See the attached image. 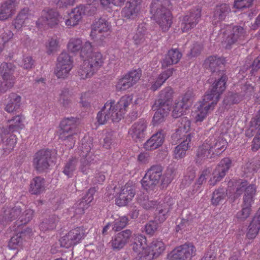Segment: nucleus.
<instances>
[{
	"mask_svg": "<svg viewBox=\"0 0 260 260\" xmlns=\"http://www.w3.org/2000/svg\"><path fill=\"white\" fill-rule=\"evenodd\" d=\"M132 95H125L122 96L116 103L113 100L108 101L97 115L98 123L104 124L109 119L114 122L121 120L126 113L128 106L132 103Z\"/></svg>",
	"mask_w": 260,
	"mask_h": 260,
	"instance_id": "nucleus-1",
	"label": "nucleus"
},
{
	"mask_svg": "<svg viewBox=\"0 0 260 260\" xmlns=\"http://www.w3.org/2000/svg\"><path fill=\"white\" fill-rule=\"evenodd\" d=\"M138 241L135 242L133 250L137 253L134 260H152L154 257H157L165 250L166 246L161 240L153 241L149 246L147 245V240L145 236L138 235Z\"/></svg>",
	"mask_w": 260,
	"mask_h": 260,
	"instance_id": "nucleus-2",
	"label": "nucleus"
},
{
	"mask_svg": "<svg viewBox=\"0 0 260 260\" xmlns=\"http://www.w3.org/2000/svg\"><path fill=\"white\" fill-rule=\"evenodd\" d=\"M170 4L169 0H152L150 6V13L163 31L168 30L172 23Z\"/></svg>",
	"mask_w": 260,
	"mask_h": 260,
	"instance_id": "nucleus-3",
	"label": "nucleus"
},
{
	"mask_svg": "<svg viewBox=\"0 0 260 260\" xmlns=\"http://www.w3.org/2000/svg\"><path fill=\"white\" fill-rule=\"evenodd\" d=\"M83 62L81 65L78 73L81 78L87 79L92 77L104 64L105 58L99 52H92L88 57L82 58Z\"/></svg>",
	"mask_w": 260,
	"mask_h": 260,
	"instance_id": "nucleus-4",
	"label": "nucleus"
},
{
	"mask_svg": "<svg viewBox=\"0 0 260 260\" xmlns=\"http://www.w3.org/2000/svg\"><path fill=\"white\" fill-rule=\"evenodd\" d=\"M247 185L246 181H237L235 184L236 187V190L233 189V191H231V188H229L227 190L228 192L225 193L223 188H219L215 190L213 193L211 199V203L214 206H217L225 200L226 196H228L229 198L234 201L236 198L239 197L244 190V187ZM234 182L230 181L229 182L228 187L230 188L232 186H234Z\"/></svg>",
	"mask_w": 260,
	"mask_h": 260,
	"instance_id": "nucleus-5",
	"label": "nucleus"
},
{
	"mask_svg": "<svg viewBox=\"0 0 260 260\" xmlns=\"http://www.w3.org/2000/svg\"><path fill=\"white\" fill-rule=\"evenodd\" d=\"M77 133L76 120L73 117H71L65 118L61 121L57 134L59 139L62 141H67L66 145H68L69 148H72L75 142L74 136Z\"/></svg>",
	"mask_w": 260,
	"mask_h": 260,
	"instance_id": "nucleus-6",
	"label": "nucleus"
},
{
	"mask_svg": "<svg viewBox=\"0 0 260 260\" xmlns=\"http://www.w3.org/2000/svg\"><path fill=\"white\" fill-rule=\"evenodd\" d=\"M212 139L206 140L200 146L197 152L198 157L201 159L211 157L212 155H218L224 151L227 145V142L223 138H219L217 140L211 141Z\"/></svg>",
	"mask_w": 260,
	"mask_h": 260,
	"instance_id": "nucleus-7",
	"label": "nucleus"
},
{
	"mask_svg": "<svg viewBox=\"0 0 260 260\" xmlns=\"http://www.w3.org/2000/svg\"><path fill=\"white\" fill-rule=\"evenodd\" d=\"M174 204V199L170 197H167L162 203H159L157 207L158 213L155 217V221H151L145 225V231L147 234L152 235L155 233L158 226L156 222H162L166 219L167 214Z\"/></svg>",
	"mask_w": 260,
	"mask_h": 260,
	"instance_id": "nucleus-8",
	"label": "nucleus"
},
{
	"mask_svg": "<svg viewBox=\"0 0 260 260\" xmlns=\"http://www.w3.org/2000/svg\"><path fill=\"white\" fill-rule=\"evenodd\" d=\"M217 98H211L204 95L202 101L199 102L197 110L193 115L196 122H202L207 116L214 110L217 105Z\"/></svg>",
	"mask_w": 260,
	"mask_h": 260,
	"instance_id": "nucleus-9",
	"label": "nucleus"
},
{
	"mask_svg": "<svg viewBox=\"0 0 260 260\" xmlns=\"http://www.w3.org/2000/svg\"><path fill=\"white\" fill-rule=\"evenodd\" d=\"M223 33L224 42L226 44V48L235 42L242 43L246 40L247 32L242 27L240 26L228 25L225 30H221Z\"/></svg>",
	"mask_w": 260,
	"mask_h": 260,
	"instance_id": "nucleus-10",
	"label": "nucleus"
},
{
	"mask_svg": "<svg viewBox=\"0 0 260 260\" xmlns=\"http://www.w3.org/2000/svg\"><path fill=\"white\" fill-rule=\"evenodd\" d=\"M6 219L13 220L18 218L15 225L18 228L28 223L32 219L34 211L31 209H27L21 214V209L20 205H17L14 208L7 209L4 212Z\"/></svg>",
	"mask_w": 260,
	"mask_h": 260,
	"instance_id": "nucleus-11",
	"label": "nucleus"
},
{
	"mask_svg": "<svg viewBox=\"0 0 260 260\" xmlns=\"http://www.w3.org/2000/svg\"><path fill=\"white\" fill-rule=\"evenodd\" d=\"M196 247L191 243H185L176 247L168 254L169 260H190L196 254Z\"/></svg>",
	"mask_w": 260,
	"mask_h": 260,
	"instance_id": "nucleus-12",
	"label": "nucleus"
},
{
	"mask_svg": "<svg viewBox=\"0 0 260 260\" xmlns=\"http://www.w3.org/2000/svg\"><path fill=\"white\" fill-rule=\"evenodd\" d=\"M245 193L243 198L242 209L236 214V217L240 220L246 219L250 215L251 206L253 202V197L255 194L256 187L254 185H249L244 187Z\"/></svg>",
	"mask_w": 260,
	"mask_h": 260,
	"instance_id": "nucleus-13",
	"label": "nucleus"
},
{
	"mask_svg": "<svg viewBox=\"0 0 260 260\" xmlns=\"http://www.w3.org/2000/svg\"><path fill=\"white\" fill-rule=\"evenodd\" d=\"M68 51L73 54L80 53L81 58L88 57L92 52V45L89 41L83 44L81 39L78 38H71L67 46Z\"/></svg>",
	"mask_w": 260,
	"mask_h": 260,
	"instance_id": "nucleus-14",
	"label": "nucleus"
},
{
	"mask_svg": "<svg viewBox=\"0 0 260 260\" xmlns=\"http://www.w3.org/2000/svg\"><path fill=\"white\" fill-rule=\"evenodd\" d=\"M73 67V60L69 54L62 52L57 58L56 76L58 78L64 79L68 77Z\"/></svg>",
	"mask_w": 260,
	"mask_h": 260,
	"instance_id": "nucleus-15",
	"label": "nucleus"
},
{
	"mask_svg": "<svg viewBox=\"0 0 260 260\" xmlns=\"http://www.w3.org/2000/svg\"><path fill=\"white\" fill-rule=\"evenodd\" d=\"M86 233V229L83 226L73 229L60 239V245L66 248L76 245L85 237Z\"/></svg>",
	"mask_w": 260,
	"mask_h": 260,
	"instance_id": "nucleus-16",
	"label": "nucleus"
},
{
	"mask_svg": "<svg viewBox=\"0 0 260 260\" xmlns=\"http://www.w3.org/2000/svg\"><path fill=\"white\" fill-rule=\"evenodd\" d=\"M15 67L11 63H3L0 68V72L3 78L0 86V91L5 92L14 85L15 78L13 76Z\"/></svg>",
	"mask_w": 260,
	"mask_h": 260,
	"instance_id": "nucleus-17",
	"label": "nucleus"
},
{
	"mask_svg": "<svg viewBox=\"0 0 260 260\" xmlns=\"http://www.w3.org/2000/svg\"><path fill=\"white\" fill-rule=\"evenodd\" d=\"M162 173V168L159 166H152L146 173L141 181L144 189L146 190H153L158 183Z\"/></svg>",
	"mask_w": 260,
	"mask_h": 260,
	"instance_id": "nucleus-18",
	"label": "nucleus"
},
{
	"mask_svg": "<svg viewBox=\"0 0 260 260\" xmlns=\"http://www.w3.org/2000/svg\"><path fill=\"white\" fill-rule=\"evenodd\" d=\"M142 75L140 69L129 72L123 77L118 79L115 85L117 91H123L128 89L139 81Z\"/></svg>",
	"mask_w": 260,
	"mask_h": 260,
	"instance_id": "nucleus-19",
	"label": "nucleus"
},
{
	"mask_svg": "<svg viewBox=\"0 0 260 260\" xmlns=\"http://www.w3.org/2000/svg\"><path fill=\"white\" fill-rule=\"evenodd\" d=\"M61 17L57 13L51 10L48 11L44 10L36 24L39 29H42L46 28L47 26L53 27L61 22Z\"/></svg>",
	"mask_w": 260,
	"mask_h": 260,
	"instance_id": "nucleus-20",
	"label": "nucleus"
},
{
	"mask_svg": "<svg viewBox=\"0 0 260 260\" xmlns=\"http://www.w3.org/2000/svg\"><path fill=\"white\" fill-rule=\"evenodd\" d=\"M192 96V90H188L175 102L172 110L173 117H179L185 113L186 110L191 106Z\"/></svg>",
	"mask_w": 260,
	"mask_h": 260,
	"instance_id": "nucleus-21",
	"label": "nucleus"
},
{
	"mask_svg": "<svg viewBox=\"0 0 260 260\" xmlns=\"http://www.w3.org/2000/svg\"><path fill=\"white\" fill-rule=\"evenodd\" d=\"M26 124L25 117L20 114L8 121V129H0V142L3 141L4 136L10 132H18L24 128Z\"/></svg>",
	"mask_w": 260,
	"mask_h": 260,
	"instance_id": "nucleus-22",
	"label": "nucleus"
},
{
	"mask_svg": "<svg viewBox=\"0 0 260 260\" xmlns=\"http://www.w3.org/2000/svg\"><path fill=\"white\" fill-rule=\"evenodd\" d=\"M138 235L132 236V232L130 230H126L117 234L112 240V246L114 249H120L122 248L126 244L129 243L134 246L135 240L138 239Z\"/></svg>",
	"mask_w": 260,
	"mask_h": 260,
	"instance_id": "nucleus-23",
	"label": "nucleus"
},
{
	"mask_svg": "<svg viewBox=\"0 0 260 260\" xmlns=\"http://www.w3.org/2000/svg\"><path fill=\"white\" fill-rule=\"evenodd\" d=\"M111 32V26L105 19L100 18L92 25L90 36L92 39L100 38L102 39L103 37L110 35Z\"/></svg>",
	"mask_w": 260,
	"mask_h": 260,
	"instance_id": "nucleus-24",
	"label": "nucleus"
},
{
	"mask_svg": "<svg viewBox=\"0 0 260 260\" xmlns=\"http://www.w3.org/2000/svg\"><path fill=\"white\" fill-rule=\"evenodd\" d=\"M173 71L174 69L171 68L165 71L159 75L152 74L148 79L147 87L152 91H156L172 76Z\"/></svg>",
	"mask_w": 260,
	"mask_h": 260,
	"instance_id": "nucleus-25",
	"label": "nucleus"
},
{
	"mask_svg": "<svg viewBox=\"0 0 260 260\" xmlns=\"http://www.w3.org/2000/svg\"><path fill=\"white\" fill-rule=\"evenodd\" d=\"M135 186L131 183H127L122 186L118 197L116 198V204L118 206H124L132 201L135 195Z\"/></svg>",
	"mask_w": 260,
	"mask_h": 260,
	"instance_id": "nucleus-26",
	"label": "nucleus"
},
{
	"mask_svg": "<svg viewBox=\"0 0 260 260\" xmlns=\"http://www.w3.org/2000/svg\"><path fill=\"white\" fill-rule=\"evenodd\" d=\"M231 165V160L228 157L222 159L212 173L209 182L211 185H214L220 181L225 175Z\"/></svg>",
	"mask_w": 260,
	"mask_h": 260,
	"instance_id": "nucleus-27",
	"label": "nucleus"
},
{
	"mask_svg": "<svg viewBox=\"0 0 260 260\" xmlns=\"http://www.w3.org/2000/svg\"><path fill=\"white\" fill-rule=\"evenodd\" d=\"M142 0H131L127 3L122 10V16L127 19L136 18L142 9Z\"/></svg>",
	"mask_w": 260,
	"mask_h": 260,
	"instance_id": "nucleus-28",
	"label": "nucleus"
},
{
	"mask_svg": "<svg viewBox=\"0 0 260 260\" xmlns=\"http://www.w3.org/2000/svg\"><path fill=\"white\" fill-rule=\"evenodd\" d=\"M147 123L143 119L140 120L131 126L128 131L129 135L136 142L142 141L146 135Z\"/></svg>",
	"mask_w": 260,
	"mask_h": 260,
	"instance_id": "nucleus-29",
	"label": "nucleus"
},
{
	"mask_svg": "<svg viewBox=\"0 0 260 260\" xmlns=\"http://www.w3.org/2000/svg\"><path fill=\"white\" fill-rule=\"evenodd\" d=\"M201 9L198 8L183 18L181 26L182 32H187L196 25L201 17Z\"/></svg>",
	"mask_w": 260,
	"mask_h": 260,
	"instance_id": "nucleus-30",
	"label": "nucleus"
},
{
	"mask_svg": "<svg viewBox=\"0 0 260 260\" xmlns=\"http://www.w3.org/2000/svg\"><path fill=\"white\" fill-rule=\"evenodd\" d=\"M152 109L155 111L153 123L154 125H157L164 121L170 111V106L166 103L161 104L159 101L155 102L152 106Z\"/></svg>",
	"mask_w": 260,
	"mask_h": 260,
	"instance_id": "nucleus-31",
	"label": "nucleus"
},
{
	"mask_svg": "<svg viewBox=\"0 0 260 260\" xmlns=\"http://www.w3.org/2000/svg\"><path fill=\"white\" fill-rule=\"evenodd\" d=\"M88 6L80 5L73 9L69 13V18L65 21V24L68 27L77 25L81 20L82 16L85 14Z\"/></svg>",
	"mask_w": 260,
	"mask_h": 260,
	"instance_id": "nucleus-32",
	"label": "nucleus"
},
{
	"mask_svg": "<svg viewBox=\"0 0 260 260\" xmlns=\"http://www.w3.org/2000/svg\"><path fill=\"white\" fill-rule=\"evenodd\" d=\"M50 156V152L45 150H40L35 154L33 164L37 170L41 171L48 168Z\"/></svg>",
	"mask_w": 260,
	"mask_h": 260,
	"instance_id": "nucleus-33",
	"label": "nucleus"
},
{
	"mask_svg": "<svg viewBox=\"0 0 260 260\" xmlns=\"http://www.w3.org/2000/svg\"><path fill=\"white\" fill-rule=\"evenodd\" d=\"M190 121L186 117L181 119V122L179 125L178 129L173 135L172 138L177 141L179 140H185L187 137L189 138V141H191V134H188L190 129Z\"/></svg>",
	"mask_w": 260,
	"mask_h": 260,
	"instance_id": "nucleus-34",
	"label": "nucleus"
},
{
	"mask_svg": "<svg viewBox=\"0 0 260 260\" xmlns=\"http://www.w3.org/2000/svg\"><path fill=\"white\" fill-rule=\"evenodd\" d=\"M242 90L244 93L242 95H239L238 93L231 94L224 100V103L226 105L238 103L243 100L244 97L247 98L252 95L254 88L250 85L246 84L243 87Z\"/></svg>",
	"mask_w": 260,
	"mask_h": 260,
	"instance_id": "nucleus-35",
	"label": "nucleus"
},
{
	"mask_svg": "<svg viewBox=\"0 0 260 260\" xmlns=\"http://www.w3.org/2000/svg\"><path fill=\"white\" fill-rule=\"evenodd\" d=\"M96 191L95 187L90 188L82 201L75 204L73 208L76 214H82L84 213L85 209L87 208L88 205L93 200V195Z\"/></svg>",
	"mask_w": 260,
	"mask_h": 260,
	"instance_id": "nucleus-36",
	"label": "nucleus"
},
{
	"mask_svg": "<svg viewBox=\"0 0 260 260\" xmlns=\"http://www.w3.org/2000/svg\"><path fill=\"white\" fill-rule=\"evenodd\" d=\"M227 80L226 76L223 75L213 84L212 88L205 95H208L211 98H217V103L218 102L220 94L225 89V84Z\"/></svg>",
	"mask_w": 260,
	"mask_h": 260,
	"instance_id": "nucleus-37",
	"label": "nucleus"
},
{
	"mask_svg": "<svg viewBox=\"0 0 260 260\" xmlns=\"http://www.w3.org/2000/svg\"><path fill=\"white\" fill-rule=\"evenodd\" d=\"M165 135L161 132L153 134L144 144V147L147 150H152L161 146L164 142Z\"/></svg>",
	"mask_w": 260,
	"mask_h": 260,
	"instance_id": "nucleus-38",
	"label": "nucleus"
},
{
	"mask_svg": "<svg viewBox=\"0 0 260 260\" xmlns=\"http://www.w3.org/2000/svg\"><path fill=\"white\" fill-rule=\"evenodd\" d=\"M230 10L229 6L226 4L217 5L213 12L212 23L214 25H217L221 21L224 20Z\"/></svg>",
	"mask_w": 260,
	"mask_h": 260,
	"instance_id": "nucleus-39",
	"label": "nucleus"
},
{
	"mask_svg": "<svg viewBox=\"0 0 260 260\" xmlns=\"http://www.w3.org/2000/svg\"><path fill=\"white\" fill-rule=\"evenodd\" d=\"M17 3L15 1H8L2 4L0 8V20H5L14 14Z\"/></svg>",
	"mask_w": 260,
	"mask_h": 260,
	"instance_id": "nucleus-40",
	"label": "nucleus"
},
{
	"mask_svg": "<svg viewBox=\"0 0 260 260\" xmlns=\"http://www.w3.org/2000/svg\"><path fill=\"white\" fill-rule=\"evenodd\" d=\"M182 54L177 49L170 50L162 61V67L166 68L173 64H176L180 59Z\"/></svg>",
	"mask_w": 260,
	"mask_h": 260,
	"instance_id": "nucleus-41",
	"label": "nucleus"
},
{
	"mask_svg": "<svg viewBox=\"0 0 260 260\" xmlns=\"http://www.w3.org/2000/svg\"><path fill=\"white\" fill-rule=\"evenodd\" d=\"M190 142L189 138L188 137L185 140H182L180 144L175 147L173 153L175 159L179 160L185 157L186 151L189 147Z\"/></svg>",
	"mask_w": 260,
	"mask_h": 260,
	"instance_id": "nucleus-42",
	"label": "nucleus"
},
{
	"mask_svg": "<svg viewBox=\"0 0 260 260\" xmlns=\"http://www.w3.org/2000/svg\"><path fill=\"white\" fill-rule=\"evenodd\" d=\"M260 229V208L259 209L257 215L255 216L250 223L248 231L247 234V237L249 239L254 238L258 234Z\"/></svg>",
	"mask_w": 260,
	"mask_h": 260,
	"instance_id": "nucleus-43",
	"label": "nucleus"
},
{
	"mask_svg": "<svg viewBox=\"0 0 260 260\" xmlns=\"http://www.w3.org/2000/svg\"><path fill=\"white\" fill-rule=\"evenodd\" d=\"M29 10L27 8L23 9L17 16L14 22V26L17 29H20L24 25L29 23L31 18V15L28 13Z\"/></svg>",
	"mask_w": 260,
	"mask_h": 260,
	"instance_id": "nucleus-44",
	"label": "nucleus"
},
{
	"mask_svg": "<svg viewBox=\"0 0 260 260\" xmlns=\"http://www.w3.org/2000/svg\"><path fill=\"white\" fill-rule=\"evenodd\" d=\"M21 99V96L16 93L10 94L5 107L6 111L10 113L18 109L20 105Z\"/></svg>",
	"mask_w": 260,
	"mask_h": 260,
	"instance_id": "nucleus-45",
	"label": "nucleus"
},
{
	"mask_svg": "<svg viewBox=\"0 0 260 260\" xmlns=\"http://www.w3.org/2000/svg\"><path fill=\"white\" fill-rule=\"evenodd\" d=\"M147 36L145 26L141 24L138 27L137 31L133 37L134 42L137 45L141 44L146 41Z\"/></svg>",
	"mask_w": 260,
	"mask_h": 260,
	"instance_id": "nucleus-46",
	"label": "nucleus"
},
{
	"mask_svg": "<svg viewBox=\"0 0 260 260\" xmlns=\"http://www.w3.org/2000/svg\"><path fill=\"white\" fill-rule=\"evenodd\" d=\"M78 160L75 158L70 159L66 164L63 173L68 177H72L76 172Z\"/></svg>",
	"mask_w": 260,
	"mask_h": 260,
	"instance_id": "nucleus-47",
	"label": "nucleus"
},
{
	"mask_svg": "<svg viewBox=\"0 0 260 260\" xmlns=\"http://www.w3.org/2000/svg\"><path fill=\"white\" fill-rule=\"evenodd\" d=\"M44 179L41 177L35 178L30 183V191L32 194H39L44 189Z\"/></svg>",
	"mask_w": 260,
	"mask_h": 260,
	"instance_id": "nucleus-48",
	"label": "nucleus"
},
{
	"mask_svg": "<svg viewBox=\"0 0 260 260\" xmlns=\"http://www.w3.org/2000/svg\"><path fill=\"white\" fill-rule=\"evenodd\" d=\"M24 240L18 233L14 235L8 243V247L10 249L20 250L23 249Z\"/></svg>",
	"mask_w": 260,
	"mask_h": 260,
	"instance_id": "nucleus-49",
	"label": "nucleus"
},
{
	"mask_svg": "<svg viewBox=\"0 0 260 260\" xmlns=\"http://www.w3.org/2000/svg\"><path fill=\"white\" fill-rule=\"evenodd\" d=\"M224 62V59L216 56H211L205 60L204 66L206 68H210L215 71L214 69Z\"/></svg>",
	"mask_w": 260,
	"mask_h": 260,
	"instance_id": "nucleus-50",
	"label": "nucleus"
},
{
	"mask_svg": "<svg viewBox=\"0 0 260 260\" xmlns=\"http://www.w3.org/2000/svg\"><path fill=\"white\" fill-rule=\"evenodd\" d=\"M173 93V91L172 88L170 87H167L162 90L159 95V99L155 102H158L161 103V104L166 103L168 104L169 106V100L171 99Z\"/></svg>",
	"mask_w": 260,
	"mask_h": 260,
	"instance_id": "nucleus-51",
	"label": "nucleus"
},
{
	"mask_svg": "<svg viewBox=\"0 0 260 260\" xmlns=\"http://www.w3.org/2000/svg\"><path fill=\"white\" fill-rule=\"evenodd\" d=\"M176 175V170L172 167L168 168L161 179V184L164 187L167 186L174 179Z\"/></svg>",
	"mask_w": 260,
	"mask_h": 260,
	"instance_id": "nucleus-52",
	"label": "nucleus"
},
{
	"mask_svg": "<svg viewBox=\"0 0 260 260\" xmlns=\"http://www.w3.org/2000/svg\"><path fill=\"white\" fill-rule=\"evenodd\" d=\"M139 197L137 198L138 202L146 209H150L156 206V202L154 201H150L148 199L147 196L138 195Z\"/></svg>",
	"mask_w": 260,
	"mask_h": 260,
	"instance_id": "nucleus-53",
	"label": "nucleus"
},
{
	"mask_svg": "<svg viewBox=\"0 0 260 260\" xmlns=\"http://www.w3.org/2000/svg\"><path fill=\"white\" fill-rule=\"evenodd\" d=\"M128 219L125 216L119 217L116 218L112 223V229L118 231L124 228L127 224Z\"/></svg>",
	"mask_w": 260,
	"mask_h": 260,
	"instance_id": "nucleus-54",
	"label": "nucleus"
},
{
	"mask_svg": "<svg viewBox=\"0 0 260 260\" xmlns=\"http://www.w3.org/2000/svg\"><path fill=\"white\" fill-rule=\"evenodd\" d=\"M258 128H260V115L252 119L250 127L246 132V136L252 137L254 134V130Z\"/></svg>",
	"mask_w": 260,
	"mask_h": 260,
	"instance_id": "nucleus-55",
	"label": "nucleus"
},
{
	"mask_svg": "<svg viewBox=\"0 0 260 260\" xmlns=\"http://www.w3.org/2000/svg\"><path fill=\"white\" fill-rule=\"evenodd\" d=\"M125 0H100L102 6L106 10L111 9L113 6H121Z\"/></svg>",
	"mask_w": 260,
	"mask_h": 260,
	"instance_id": "nucleus-56",
	"label": "nucleus"
},
{
	"mask_svg": "<svg viewBox=\"0 0 260 260\" xmlns=\"http://www.w3.org/2000/svg\"><path fill=\"white\" fill-rule=\"evenodd\" d=\"M13 228V230L16 232L19 235H21L23 240L30 238L32 235V231L30 228L23 229L22 226L18 228V225H15Z\"/></svg>",
	"mask_w": 260,
	"mask_h": 260,
	"instance_id": "nucleus-57",
	"label": "nucleus"
},
{
	"mask_svg": "<svg viewBox=\"0 0 260 260\" xmlns=\"http://www.w3.org/2000/svg\"><path fill=\"white\" fill-rule=\"evenodd\" d=\"M47 52L51 54L56 51L59 47V39L57 38H52L46 45Z\"/></svg>",
	"mask_w": 260,
	"mask_h": 260,
	"instance_id": "nucleus-58",
	"label": "nucleus"
},
{
	"mask_svg": "<svg viewBox=\"0 0 260 260\" xmlns=\"http://www.w3.org/2000/svg\"><path fill=\"white\" fill-rule=\"evenodd\" d=\"M89 158V153L86 155L85 158L80 160L79 170L84 174H87L90 169L91 161L88 160Z\"/></svg>",
	"mask_w": 260,
	"mask_h": 260,
	"instance_id": "nucleus-59",
	"label": "nucleus"
},
{
	"mask_svg": "<svg viewBox=\"0 0 260 260\" xmlns=\"http://www.w3.org/2000/svg\"><path fill=\"white\" fill-rule=\"evenodd\" d=\"M56 226V220L53 219L43 221L40 225V230L43 231L54 229Z\"/></svg>",
	"mask_w": 260,
	"mask_h": 260,
	"instance_id": "nucleus-60",
	"label": "nucleus"
},
{
	"mask_svg": "<svg viewBox=\"0 0 260 260\" xmlns=\"http://www.w3.org/2000/svg\"><path fill=\"white\" fill-rule=\"evenodd\" d=\"M253 0H235L234 7L237 9L249 8L252 4Z\"/></svg>",
	"mask_w": 260,
	"mask_h": 260,
	"instance_id": "nucleus-61",
	"label": "nucleus"
},
{
	"mask_svg": "<svg viewBox=\"0 0 260 260\" xmlns=\"http://www.w3.org/2000/svg\"><path fill=\"white\" fill-rule=\"evenodd\" d=\"M92 94L89 92H85L83 93L81 96V103L83 107H88L91 102Z\"/></svg>",
	"mask_w": 260,
	"mask_h": 260,
	"instance_id": "nucleus-62",
	"label": "nucleus"
},
{
	"mask_svg": "<svg viewBox=\"0 0 260 260\" xmlns=\"http://www.w3.org/2000/svg\"><path fill=\"white\" fill-rule=\"evenodd\" d=\"M210 172L211 170L209 168L204 170L198 179L197 183L199 185H202L204 183L206 182V179L208 177Z\"/></svg>",
	"mask_w": 260,
	"mask_h": 260,
	"instance_id": "nucleus-63",
	"label": "nucleus"
},
{
	"mask_svg": "<svg viewBox=\"0 0 260 260\" xmlns=\"http://www.w3.org/2000/svg\"><path fill=\"white\" fill-rule=\"evenodd\" d=\"M34 65V60L32 57L29 56H24L23 59V63L21 65L24 69H31Z\"/></svg>",
	"mask_w": 260,
	"mask_h": 260,
	"instance_id": "nucleus-64",
	"label": "nucleus"
}]
</instances>
